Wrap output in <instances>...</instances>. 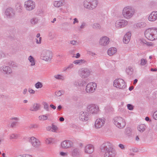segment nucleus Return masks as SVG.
Returning a JSON list of instances; mask_svg holds the SVG:
<instances>
[{
    "mask_svg": "<svg viewBox=\"0 0 157 157\" xmlns=\"http://www.w3.org/2000/svg\"><path fill=\"white\" fill-rule=\"evenodd\" d=\"M145 37L150 41L157 39V28L151 27L146 29L144 31Z\"/></svg>",
    "mask_w": 157,
    "mask_h": 157,
    "instance_id": "nucleus-1",
    "label": "nucleus"
},
{
    "mask_svg": "<svg viewBox=\"0 0 157 157\" xmlns=\"http://www.w3.org/2000/svg\"><path fill=\"white\" fill-rule=\"evenodd\" d=\"M135 13L134 8L130 6L125 7L122 10V15L126 19H130L134 16Z\"/></svg>",
    "mask_w": 157,
    "mask_h": 157,
    "instance_id": "nucleus-2",
    "label": "nucleus"
},
{
    "mask_svg": "<svg viewBox=\"0 0 157 157\" xmlns=\"http://www.w3.org/2000/svg\"><path fill=\"white\" fill-rule=\"evenodd\" d=\"M82 3L84 8L88 10H93L98 6V0H84Z\"/></svg>",
    "mask_w": 157,
    "mask_h": 157,
    "instance_id": "nucleus-3",
    "label": "nucleus"
},
{
    "mask_svg": "<svg viewBox=\"0 0 157 157\" xmlns=\"http://www.w3.org/2000/svg\"><path fill=\"white\" fill-rule=\"evenodd\" d=\"M52 54L50 50L44 49L41 52L40 56V59L44 61L47 62L50 61L52 58Z\"/></svg>",
    "mask_w": 157,
    "mask_h": 157,
    "instance_id": "nucleus-4",
    "label": "nucleus"
},
{
    "mask_svg": "<svg viewBox=\"0 0 157 157\" xmlns=\"http://www.w3.org/2000/svg\"><path fill=\"white\" fill-rule=\"evenodd\" d=\"M113 122L114 124L120 128H123L126 125L125 120L121 117H114Z\"/></svg>",
    "mask_w": 157,
    "mask_h": 157,
    "instance_id": "nucleus-5",
    "label": "nucleus"
},
{
    "mask_svg": "<svg viewBox=\"0 0 157 157\" xmlns=\"http://www.w3.org/2000/svg\"><path fill=\"white\" fill-rule=\"evenodd\" d=\"M113 86L116 88L123 89L126 87V84L123 79L117 78L114 81Z\"/></svg>",
    "mask_w": 157,
    "mask_h": 157,
    "instance_id": "nucleus-6",
    "label": "nucleus"
},
{
    "mask_svg": "<svg viewBox=\"0 0 157 157\" xmlns=\"http://www.w3.org/2000/svg\"><path fill=\"white\" fill-rule=\"evenodd\" d=\"M97 87L96 83L91 82L88 83L86 87V92L88 94H92L94 93Z\"/></svg>",
    "mask_w": 157,
    "mask_h": 157,
    "instance_id": "nucleus-7",
    "label": "nucleus"
},
{
    "mask_svg": "<svg viewBox=\"0 0 157 157\" xmlns=\"http://www.w3.org/2000/svg\"><path fill=\"white\" fill-rule=\"evenodd\" d=\"M90 73V70L87 68H82L78 71L79 75L83 78H86L89 77Z\"/></svg>",
    "mask_w": 157,
    "mask_h": 157,
    "instance_id": "nucleus-8",
    "label": "nucleus"
},
{
    "mask_svg": "<svg viewBox=\"0 0 157 157\" xmlns=\"http://www.w3.org/2000/svg\"><path fill=\"white\" fill-rule=\"evenodd\" d=\"M87 110L89 113L93 114H97L99 111L98 106L94 104L88 105L87 107Z\"/></svg>",
    "mask_w": 157,
    "mask_h": 157,
    "instance_id": "nucleus-9",
    "label": "nucleus"
},
{
    "mask_svg": "<svg viewBox=\"0 0 157 157\" xmlns=\"http://www.w3.org/2000/svg\"><path fill=\"white\" fill-rule=\"evenodd\" d=\"M24 7L27 10L31 11L35 9L36 4L32 0H28L25 2Z\"/></svg>",
    "mask_w": 157,
    "mask_h": 157,
    "instance_id": "nucleus-10",
    "label": "nucleus"
},
{
    "mask_svg": "<svg viewBox=\"0 0 157 157\" xmlns=\"http://www.w3.org/2000/svg\"><path fill=\"white\" fill-rule=\"evenodd\" d=\"M29 141L32 146L35 148H38L41 145V142L39 140L34 136L29 137Z\"/></svg>",
    "mask_w": 157,
    "mask_h": 157,
    "instance_id": "nucleus-11",
    "label": "nucleus"
},
{
    "mask_svg": "<svg viewBox=\"0 0 157 157\" xmlns=\"http://www.w3.org/2000/svg\"><path fill=\"white\" fill-rule=\"evenodd\" d=\"M128 23V21L124 19L117 20L115 22V26L116 28L120 29L124 27Z\"/></svg>",
    "mask_w": 157,
    "mask_h": 157,
    "instance_id": "nucleus-12",
    "label": "nucleus"
},
{
    "mask_svg": "<svg viewBox=\"0 0 157 157\" xmlns=\"http://www.w3.org/2000/svg\"><path fill=\"white\" fill-rule=\"evenodd\" d=\"M112 144L109 142H105L102 144L100 147L101 151L104 153L112 149Z\"/></svg>",
    "mask_w": 157,
    "mask_h": 157,
    "instance_id": "nucleus-13",
    "label": "nucleus"
},
{
    "mask_svg": "<svg viewBox=\"0 0 157 157\" xmlns=\"http://www.w3.org/2000/svg\"><path fill=\"white\" fill-rule=\"evenodd\" d=\"M105 119L103 117L98 118L95 122L94 127L97 129L102 128L105 124Z\"/></svg>",
    "mask_w": 157,
    "mask_h": 157,
    "instance_id": "nucleus-14",
    "label": "nucleus"
},
{
    "mask_svg": "<svg viewBox=\"0 0 157 157\" xmlns=\"http://www.w3.org/2000/svg\"><path fill=\"white\" fill-rule=\"evenodd\" d=\"M15 11L11 7L7 8L5 11V15L8 18H13L15 16Z\"/></svg>",
    "mask_w": 157,
    "mask_h": 157,
    "instance_id": "nucleus-15",
    "label": "nucleus"
},
{
    "mask_svg": "<svg viewBox=\"0 0 157 157\" xmlns=\"http://www.w3.org/2000/svg\"><path fill=\"white\" fill-rule=\"evenodd\" d=\"M109 38L106 36H103L100 38L99 44L101 46H105L109 43Z\"/></svg>",
    "mask_w": 157,
    "mask_h": 157,
    "instance_id": "nucleus-16",
    "label": "nucleus"
},
{
    "mask_svg": "<svg viewBox=\"0 0 157 157\" xmlns=\"http://www.w3.org/2000/svg\"><path fill=\"white\" fill-rule=\"evenodd\" d=\"M0 71L4 75H9L12 73L11 68L9 66H3L0 68Z\"/></svg>",
    "mask_w": 157,
    "mask_h": 157,
    "instance_id": "nucleus-17",
    "label": "nucleus"
},
{
    "mask_svg": "<svg viewBox=\"0 0 157 157\" xmlns=\"http://www.w3.org/2000/svg\"><path fill=\"white\" fill-rule=\"evenodd\" d=\"M79 118L80 120L82 121H86L89 118V114L86 112H81L80 113Z\"/></svg>",
    "mask_w": 157,
    "mask_h": 157,
    "instance_id": "nucleus-18",
    "label": "nucleus"
},
{
    "mask_svg": "<svg viewBox=\"0 0 157 157\" xmlns=\"http://www.w3.org/2000/svg\"><path fill=\"white\" fill-rule=\"evenodd\" d=\"M94 147L93 145L92 144H87L85 147L84 152L86 154H91L94 152Z\"/></svg>",
    "mask_w": 157,
    "mask_h": 157,
    "instance_id": "nucleus-19",
    "label": "nucleus"
},
{
    "mask_svg": "<svg viewBox=\"0 0 157 157\" xmlns=\"http://www.w3.org/2000/svg\"><path fill=\"white\" fill-rule=\"evenodd\" d=\"M149 21L154 22L157 20V11H153L149 14L148 18Z\"/></svg>",
    "mask_w": 157,
    "mask_h": 157,
    "instance_id": "nucleus-20",
    "label": "nucleus"
},
{
    "mask_svg": "<svg viewBox=\"0 0 157 157\" xmlns=\"http://www.w3.org/2000/svg\"><path fill=\"white\" fill-rule=\"evenodd\" d=\"M117 155V153L115 150L112 149V148L108 151L104 153V157H115Z\"/></svg>",
    "mask_w": 157,
    "mask_h": 157,
    "instance_id": "nucleus-21",
    "label": "nucleus"
},
{
    "mask_svg": "<svg viewBox=\"0 0 157 157\" xmlns=\"http://www.w3.org/2000/svg\"><path fill=\"white\" fill-rule=\"evenodd\" d=\"M72 145V143L69 140H66L63 141L61 144L63 148H67L70 147Z\"/></svg>",
    "mask_w": 157,
    "mask_h": 157,
    "instance_id": "nucleus-22",
    "label": "nucleus"
},
{
    "mask_svg": "<svg viewBox=\"0 0 157 157\" xmlns=\"http://www.w3.org/2000/svg\"><path fill=\"white\" fill-rule=\"evenodd\" d=\"M131 36V34L130 32H128L124 35L123 41L124 44H127L129 42Z\"/></svg>",
    "mask_w": 157,
    "mask_h": 157,
    "instance_id": "nucleus-23",
    "label": "nucleus"
},
{
    "mask_svg": "<svg viewBox=\"0 0 157 157\" xmlns=\"http://www.w3.org/2000/svg\"><path fill=\"white\" fill-rule=\"evenodd\" d=\"M79 150L78 148H73L71 151V155L73 157H78L79 155Z\"/></svg>",
    "mask_w": 157,
    "mask_h": 157,
    "instance_id": "nucleus-24",
    "label": "nucleus"
},
{
    "mask_svg": "<svg viewBox=\"0 0 157 157\" xmlns=\"http://www.w3.org/2000/svg\"><path fill=\"white\" fill-rule=\"evenodd\" d=\"M40 107V105L39 104L34 103L30 107V110L31 111H37L39 109Z\"/></svg>",
    "mask_w": 157,
    "mask_h": 157,
    "instance_id": "nucleus-25",
    "label": "nucleus"
},
{
    "mask_svg": "<svg viewBox=\"0 0 157 157\" xmlns=\"http://www.w3.org/2000/svg\"><path fill=\"white\" fill-rule=\"evenodd\" d=\"M86 61L84 59H77L74 60L73 62V63L78 65H81L86 64Z\"/></svg>",
    "mask_w": 157,
    "mask_h": 157,
    "instance_id": "nucleus-26",
    "label": "nucleus"
},
{
    "mask_svg": "<svg viewBox=\"0 0 157 157\" xmlns=\"http://www.w3.org/2000/svg\"><path fill=\"white\" fill-rule=\"evenodd\" d=\"M117 51V49L116 48L111 47L108 49L107 53L109 55L111 56L116 53Z\"/></svg>",
    "mask_w": 157,
    "mask_h": 157,
    "instance_id": "nucleus-27",
    "label": "nucleus"
},
{
    "mask_svg": "<svg viewBox=\"0 0 157 157\" xmlns=\"http://www.w3.org/2000/svg\"><path fill=\"white\" fill-rule=\"evenodd\" d=\"M146 26V24L145 22L143 21L139 22L136 23L135 26L137 28L140 29L145 27Z\"/></svg>",
    "mask_w": 157,
    "mask_h": 157,
    "instance_id": "nucleus-28",
    "label": "nucleus"
},
{
    "mask_svg": "<svg viewBox=\"0 0 157 157\" xmlns=\"http://www.w3.org/2000/svg\"><path fill=\"white\" fill-rule=\"evenodd\" d=\"M146 126L144 124H140L137 127V130L140 132H143L146 130Z\"/></svg>",
    "mask_w": 157,
    "mask_h": 157,
    "instance_id": "nucleus-29",
    "label": "nucleus"
},
{
    "mask_svg": "<svg viewBox=\"0 0 157 157\" xmlns=\"http://www.w3.org/2000/svg\"><path fill=\"white\" fill-rule=\"evenodd\" d=\"M73 85L76 87L82 86H83L82 81L79 80L75 81L73 82Z\"/></svg>",
    "mask_w": 157,
    "mask_h": 157,
    "instance_id": "nucleus-30",
    "label": "nucleus"
},
{
    "mask_svg": "<svg viewBox=\"0 0 157 157\" xmlns=\"http://www.w3.org/2000/svg\"><path fill=\"white\" fill-rule=\"evenodd\" d=\"M28 60L31 63V66H34L36 64V61L34 57L32 56H30L28 58Z\"/></svg>",
    "mask_w": 157,
    "mask_h": 157,
    "instance_id": "nucleus-31",
    "label": "nucleus"
},
{
    "mask_svg": "<svg viewBox=\"0 0 157 157\" xmlns=\"http://www.w3.org/2000/svg\"><path fill=\"white\" fill-rule=\"evenodd\" d=\"M54 78L56 79L63 81L65 79V76L62 74L56 75L54 76Z\"/></svg>",
    "mask_w": 157,
    "mask_h": 157,
    "instance_id": "nucleus-32",
    "label": "nucleus"
},
{
    "mask_svg": "<svg viewBox=\"0 0 157 157\" xmlns=\"http://www.w3.org/2000/svg\"><path fill=\"white\" fill-rule=\"evenodd\" d=\"M53 5L55 7H59L62 6L63 2L60 1H54L52 3Z\"/></svg>",
    "mask_w": 157,
    "mask_h": 157,
    "instance_id": "nucleus-33",
    "label": "nucleus"
},
{
    "mask_svg": "<svg viewBox=\"0 0 157 157\" xmlns=\"http://www.w3.org/2000/svg\"><path fill=\"white\" fill-rule=\"evenodd\" d=\"M39 21L38 17H33L31 20V23L33 25H35L37 24Z\"/></svg>",
    "mask_w": 157,
    "mask_h": 157,
    "instance_id": "nucleus-34",
    "label": "nucleus"
},
{
    "mask_svg": "<svg viewBox=\"0 0 157 157\" xmlns=\"http://www.w3.org/2000/svg\"><path fill=\"white\" fill-rule=\"evenodd\" d=\"M18 137V135L16 133H11L9 135V138L10 140L17 139Z\"/></svg>",
    "mask_w": 157,
    "mask_h": 157,
    "instance_id": "nucleus-35",
    "label": "nucleus"
},
{
    "mask_svg": "<svg viewBox=\"0 0 157 157\" xmlns=\"http://www.w3.org/2000/svg\"><path fill=\"white\" fill-rule=\"evenodd\" d=\"M133 72V68L130 67H128L126 69V72L128 75H132Z\"/></svg>",
    "mask_w": 157,
    "mask_h": 157,
    "instance_id": "nucleus-36",
    "label": "nucleus"
},
{
    "mask_svg": "<svg viewBox=\"0 0 157 157\" xmlns=\"http://www.w3.org/2000/svg\"><path fill=\"white\" fill-rule=\"evenodd\" d=\"M92 28L95 29H99L101 28L100 25L98 23H94L92 25Z\"/></svg>",
    "mask_w": 157,
    "mask_h": 157,
    "instance_id": "nucleus-37",
    "label": "nucleus"
},
{
    "mask_svg": "<svg viewBox=\"0 0 157 157\" xmlns=\"http://www.w3.org/2000/svg\"><path fill=\"white\" fill-rule=\"evenodd\" d=\"M48 114L45 115H41L39 117V119L40 121H45L48 119Z\"/></svg>",
    "mask_w": 157,
    "mask_h": 157,
    "instance_id": "nucleus-38",
    "label": "nucleus"
},
{
    "mask_svg": "<svg viewBox=\"0 0 157 157\" xmlns=\"http://www.w3.org/2000/svg\"><path fill=\"white\" fill-rule=\"evenodd\" d=\"M43 86V84L40 82H37L35 84V87L37 89L41 88Z\"/></svg>",
    "mask_w": 157,
    "mask_h": 157,
    "instance_id": "nucleus-39",
    "label": "nucleus"
},
{
    "mask_svg": "<svg viewBox=\"0 0 157 157\" xmlns=\"http://www.w3.org/2000/svg\"><path fill=\"white\" fill-rule=\"evenodd\" d=\"M38 127V125L36 124H31L29 126V128L30 129L37 128Z\"/></svg>",
    "mask_w": 157,
    "mask_h": 157,
    "instance_id": "nucleus-40",
    "label": "nucleus"
},
{
    "mask_svg": "<svg viewBox=\"0 0 157 157\" xmlns=\"http://www.w3.org/2000/svg\"><path fill=\"white\" fill-rule=\"evenodd\" d=\"M147 63V61L146 59H141L140 60V65L141 66H145Z\"/></svg>",
    "mask_w": 157,
    "mask_h": 157,
    "instance_id": "nucleus-41",
    "label": "nucleus"
},
{
    "mask_svg": "<svg viewBox=\"0 0 157 157\" xmlns=\"http://www.w3.org/2000/svg\"><path fill=\"white\" fill-rule=\"evenodd\" d=\"M48 36L51 39H53L55 37V34L52 31H50L48 34Z\"/></svg>",
    "mask_w": 157,
    "mask_h": 157,
    "instance_id": "nucleus-42",
    "label": "nucleus"
},
{
    "mask_svg": "<svg viewBox=\"0 0 157 157\" xmlns=\"http://www.w3.org/2000/svg\"><path fill=\"white\" fill-rule=\"evenodd\" d=\"M53 139L51 138H49L46 139L45 140V143L47 144H50L53 143Z\"/></svg>",
    "mask_w": 157,
    "mask_h": 157,
    "instance_id": "nucleus-43",
    "label": "nucleus"
},
{
    "mask_svg": "<svg viewBox=\"0 0 157 157\" xmlns=\"http://www.w3.org/2000/svg\"><path fill=\"white\" fill-rule=\"evenodd\" d=\"M64 91L61 90L56 91V94L57 96L58 97H59L61 96L62 95L64 94Z\"/></svg>",
    "mask_w": 157,
    "mask_h": 157,
    "instance_id": "nucleus-44",
    "label": "nucleus"
},
{
    "mask_svg": "<svg viewBox=\"0 0 157 157\" xmlns=\"http://www.w3.org/2000/svg\"><path fill=\"white\" fill-rule=\"evenodd\" d=\"M60 155L62 157H66L68 155V152H67L61 151L59 153Z\"/></svg>",
    "mask_w": 157,
    "mask_h": 157,
    "instance_id": "nucleus-45",
    "label": "nucleus"
},
{
    "mask_svg": "<svg viewBox=\"0 0 157 157\" xmlns=\"http://www.w3.org/2000/svg\"><path fill=\"white\" fill-rule=\"evenodd\" d=\"M16 8L17 10H18L20 11L22 10V7L20 3H17L16 5Z\"/></svg>",
    "mask_w": 157,
    "mask_h": 157,
    "instance_id": "nucleus-46",
    "label": "nucleus"
},
{
    "mask_svg": "<svg viewBox=\"0 0 157 157\" xmlns=\"http://www.w3.org/2000/svg\"><path fill=\"white\" fill-rule=\"evenodd\" d=\"M86 52L88 54L91 55L93 57H94V56L97 55L95 53L92 51L89 50H87Z\"/></svg>",
    "mask_w": 157,
    "mask_h": 157,
    "instance_id": "nucleus-47",
    "label": "nucleus"
},
{
    "mask_svg": "<svg viewBox=\"0 0 157 157\" xmlns=\"http://www.w3.org/2000/svg\"><path fill=\"white\" fill-rule=\"evenodd\" d=\"M74 63H72L69 64L67 66V67L68 68V70H71L73 69L74 67Z\"/></svg>",
    "mask_w": 157,
    "mask_h": 157,
    "instance_id": "nucleus-48",
    "label": "nucleus"
},
{
    "mask_svg": "<svg viewBox=\"0 0 157 157\" xmlns=\"http://www.w3.org/2000/svg\"><path fill=\"white\" fill-rule=\"evenodd\" d=\"M42 37H40L39 38V40L38 39L36 38L35 39V42L36 44H40L41 43Z\"/></svg>",
    "mask_w": 157,
    "mask_h": 157,
    "instance_id": "nucleus-49",
    "label": "nucleus"
},
{
    "mask_svg": "<svg viewBox=\"0 0 157 157\" xmlns=\"http://www.w3.org/2000/svg\"><path fill=\"white\" fill-rule=\"evenodd\" d=\"M86 25V23L85 22H83L82 23L79 27V30L84 29Z\"/></svg>",
    "mask_w": 157,
    "mask_h": 157,
    "instance_id": "nucleus-50",
    "label": "nucleus"
},
{
    "mask_svg": "<svg viewBox=\"0 0 157 157\" xmlns=\"http://www.w3.org/2000/svg\"><path fill=\"white\" fill-rule=\"evenodd\" d=\"M44 108L46 111H48L49 110L48 105L46 102L44 103Z\"/></svg>",
    "mask_w": 157,
    "mask_h": 157,
    "instance_id": "nucleus-51",
    "label": "nucleus"
},
{
    "mask_svg": "<svg viewBox=\"0 0 157 157\" xmlns=\"http://www.w3.org/2000/svg\"><path fill=\"white\" fill-rule=\"evenodd\" d=\"M118 147L122 150H124L125 149V146L121 144H119Z\"/></svg>",
    "mask_w": 157,
    "mask_h": 157,
    "instance_id": "nucleus-52",
    "label": "nucleus"
},
{
    "mask_svg": "<svg viewBox=\"0 0 157 157\" xmlns=\"http://www.w3.org/2000/svg\"><path fill=\"white\" fill-rule=\"evenodd\" d=\"M57 128L56 126L55 125H53L52 126L51 128V130L52 132H56V130H57Z\"/></svg>",
    "mask_w": 157,
    "mask_h": 157,
    "instance_id": "nucleus-53",
    "label": "nucleus"
},
{
    "mask_svg": "<svg viewBox=\"0 0 157 157\" xmlns=\"http://www.w3.org/2000/svg\"><path fill=\"white\" fill-rule=\"evenodd\" d=\"M128 109L129 110H132L133 109V106L130 104H128L127 105Z\"/></svg>",
    "mask_w": 157,
    "mask_h": 157,
    "instance_id": "nucleus-54",
    "label": "nucleus"
},
{
    "mask_svg": "<svg viewBox=\"0 0 157 157\" xmlns=\"http://www.w3.org/2000/svg\"><path fill=\"white\" fill-rule=\"evenodd\" d=\"M17 121H12V122L11 124V126L12 127H15L17 123Z\"/></svg>",
    "mask_w": 157,
    "mask_h": 157,
    "instance_id": "nucleus-55",
    "label": "nucleus"
},
{
    "mask_svg": "<svg viewBox=\"0 0 157 157\" xmlns=\"http://www.w3.org/2000/svg\"><path fill=\"white\" fill-rule=\"evenodd\" d=\"M70 43L73 45H77L78 44L77 42L75 40L71 41Z\"/></svg>",
    "mask_w": 157,
    "mask_h": 157,
    "instance_id": "nucleus-56",
    "label": "nucleus"
},
{
    "mask_svg": "<svg viewBox=\"0 0 157 157\" xmlns=\"http://www.w3.org/2000/svg\"><path fill=\"white\" fill-rule=\"evenodd\" d=\"M153 117L154 119L157 120V111L154 112Z\"/></svg>",
    "mask_w": 157,
    "mask_h": 157,
    "instance_id": "nucleus-57",
    "label": "nucleus"
},
{
    "mask_svg": "<svg viewBox=\"0 0 157 157\" xmlns=\"http://www.w3.org/2000/svg\"><path fill=\"white\" fill-rule=\"evenodd\" d=\"M28 91L30 94H33L35 93V91L34 90L32 89H30V88L28 89Z\"/></svg>",
    "mask_w": 157,
    "mask_h": 157,
    "instance_id": "nucleus-58",
    "label": "nucleus"
},
{
    "mask_svg": "<svg viewBox=\"0 0 157 157\" xmlns=\"http://www.w3.org/2000/svg\"><path fill=\"white\" fill-rule=\"evenodd\" d=\"M78 23V19L76 18H75L74 19V21L73 22V24H75V23Z\"/></svg>",
    "mask_w": 157,
    "mask_h": 157,
    "instance_id": "nucleus-59",
    "label": "nucleus"
},
{
    "mask_svg": "<svg viewBox=\"0 0 157 157\" xmlns=\"http://www.w3.org/2000/svg\"><path fill=\"white\" fill-rule=\"evenodd\" d=\"M67 70H68V68L67 67V66L65 67H63L62 69V71L63 72H64L66 71Z\"/></svg>",
    "mask_w": 157,
    "mask_h": 157,
    "instance_id": "nucleus-60",
    "label": "nucleus"
},
{
    "mask_svg": "<svg viewBox=\"0 0 157 157\" xmlns=\"http://www.w3.org/2000/svg\"><path fill=\"white\" fill-rule=\"evenodd\" d=\"M146 45H147L148 46H152L153 45V44L151 42H147Z\"/></svg>",
    "mask_w": 157,
    "mask_h": 157,
    "instance_id": "nucleus-61",
    "label": "nucleus"
},
{
    "mask_svg": "<svg viewBox=\"0 0 157 157\" xmlns=\"http://www.w3.org/2000/svg\"><path fill=\"white\" fill-rule=\"evenodd\" d=\"M130 132V130L129 128H127L126 129L125 133L126 134H129Z\"/></svg>",
    "mask_w": 157,
    "mask_h": 157,
    "instance_id": "nucleus-62",
    "label": "nucleus"
},
{
    "mask_svg": "<svg viewBox=\"0 0 157 157\" xmlns=\"http://www.w3.org/2000/svg\"><path fill=\"white\" fill-rule=\"evenodd\" d=\"M80 56V55L79 53H78L76 54V56L75 57L76 58H78Z\"/></svg>",
    "mask_w": 157,
    "mask_h": 157,
    "instance_id": "nucleus-63",
    "label": "nucleus"
},
{
    "mask_svg": "<svg viewBox=\"0 0 157 157\" xmlns=\"http://www.w3.org/2000/svg\"><path fill=\"white\" fill-rule=\"evenodd\" d=\"M141 42H142L143 44H146V43L147 41L145 40H141Z\"/></svg>",
    "mask_w": 157,
    "mask_h": 157,
    "instance_id": "nucleus-64",
    "label": "nucleus"
}]
</instances>
